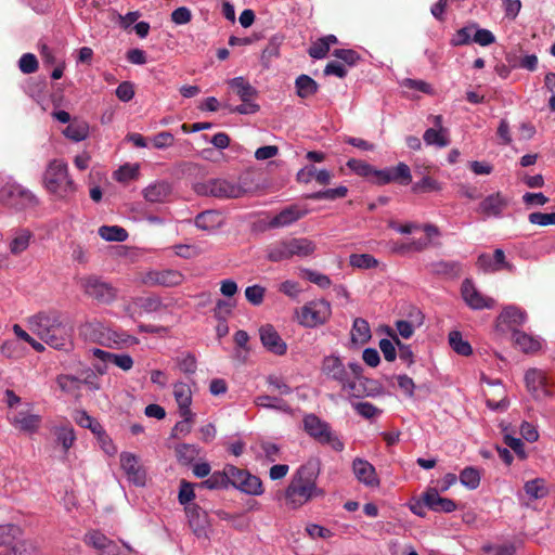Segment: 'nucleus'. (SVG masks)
Listing matches in <instances>:
<instances>
[{
    "label": "nucleus",
    "instance_id": "b1692460",
    "mask_svg": "<svg viewBox=\"0 0 555 555\" xmlns=\"http://www.w3.org/2000/svg\"><path fill=\"white\" fill-rule=\"evenodd\" d=\"M185 513L189 526L197 538L208 539V520L206 513L198 505H188Z\"/></svg>",
    "mask_w": 555,
    "mask_h": 555
},
{
    "label": "nucleus",
    "instance_id": "bb28decb",
    "mask_svg": "<svg viewBox=\"0 0 555 555\" xmlns=\"http://www.w3.org/2000/svg\"><path fill=\"white\" fill-rule=\"evenodd\" d=\"M424 503L434 512L452 513L456 509V503L453 500L440 496L435 489L424 494Z\"/></svg>",
    "mask_w": 555,
    "mask_h": 555
},
{
    "label": "nucleus",
    "instance_id": "f257e3e1",
    "mask_svg": "<svg viewBox=\"0 0 555 555\" xmlns=\"http://www.w3.org/2000/svg\"><path fill=\"white\" fill-rule=\"evenodd\" d=\"M320 473L321 462L319 459H309L300 465L283 493L285 505L297 509L314 498L324 496V490L317 483Z\"/></svg>",
    "mask_w": 555,
    "mask_h": 555
},
{
    "label": "nucleus",
    "instance_id": "bf43d9fd",
    "mask_svg": "<svg viewBox=\"0 0 555 555\" xmlns=\"http://www.w3.org/2000/svg\"><path fill=\"white\" fill-rule=\"evenodd\" d=\"M475 28L476 25L474 24L459 29L452 38L451 44L456 47L469 43L473 40Z\"/></svg>",
    "mask_w": 555,
    "mask_h": 555
},
{
    "label": "nucleus",
    "instance_id": "a878e982",
    "mask_svg": "<svg viewBox=\"0 0 555 555\" xmlns=\"http://www.w3.org/2000/svg\"><path fill=\"white\" fill-rule=\"evenodd\" d=\"M51 433L55 438L56 444L61 446L64 454H67L76 441V434L73 425L68 422L60 423L51 427Z\"/></svg>",
    "mask_w": 555,
    "mask_h": 555
},
{
    "label": "nucleus",
    "instance_id": "4be33fe9",
    "mask_svg": "<svg viewBox=\"0 0 555 555\" xmlns=\"http://www.w3.org/2000/svg\"><path fill=\"white\" fill-rule=\"evenodd\" d=\"M308 210L299 205H289L283 208L279 214L270 219L268 225L271 229L289 227L299 219L304 218Z\"/></svg>",
    "mask_w": 555,
    "mask_h": 555
},
{
    "label": "nucleus",
    "instance_id": "f8f14e48",
    "mask_svg": "<svg viewBox=\"0 0 555 555\" xmlns=\"http://www.w3.org/2000/svg\"><path fill=\"white\" fill-rule=\"evenodd\" d=\"M0 196L9 206L16 209H25L38 205L37 196L21 184H7L1 190Z\"/></svg>",
    "mask_w": 555,
    "mask_h": 555
},
{
    "label": "nucleus",
    "instance_id": "473e14b6",
    "mask_svg": "<svg viewBox=\"0 0 555 555\" xmlns=\"http://www.w3.org/2000/svg\"><path fill=\"white\" fill-rule=\"evenodd\" d=\"M228 83L243 102L251 101L257 94L256 89L244 77L232 78Z\"/></svg>",
    "mask_w": 555,
    "mask_h": 555
},
{
    "label": "nucleus",
    "instance_id": "37998d69",
    "mask_svg": "<svg viewBox=\"0 0 555 555\" xmlns=\"http://www.w3.org/2000/svg\"><path fill=\"white\" fill-rule=\"evenodd\" d=\"M74 420L80 427L88 428L98 436L103 434L102 425L83 410L77 411Z\"/></svg>",
    "mask_w": 555,
    "mask_h": 555
},
{
    "label": "nucleus",
    "instance_id": "2f4dec72",
    "mask_svg": "<svg viewBox=\"0 0 555 555\" xmlns=\"http://www.w3.org/2000/svg\"><path fill=\"white\" fill-rule=\"evenodd\" d=\"M526 319L527 315L521 309L508 306L501 312L498 320L500 324H505L507 327L513 328L524 324Z\"/></svg>",
    "mask_w": 555,
    "mask_h": 555
},
{
    "label": "nucleus",
    "instance_id": "9d476101",
    "mask_svg": "<svg viewBox=\"0 0 555 555\" xmlns=\"http://www.w3.org/2000/svg\"><path fill=\"white\" fill-rule=\"evenodd\" d=\"M195 191L199 195L219 198H237L245 193L244 188L240 183L221 178L197 183Z\"/></svg>",
    "mask_w": 555,
    "mask_h": 555
},
{
    "label": "nucleus",
    "instance_id": "8fccbe9b",
    "mask_svg": "<svg viewBox=\"0 0 555 555\" xmlns=\"http://www.w3.org/2000/svg\"><path fill=\"white\" fill-rule=\"evenodd\" d=\"M179 370L185 375H192L196 372L197 361L192 353H182L176 358Z\"/></svg>",
    "mask_w": 555,
    "mask_h": 555
},
{
    "label": "nucleus",
    "instance_id": "de8ad7c7",
    "mask_svg": "<svg viewBox=\"0 0 555 555\" xmlns=\"http://www.w3.org/2000/svg\"><path fill=\"white\" fill-rule=\"evenodd\" d=\"M460 481L464 487L475 490L480 485V473L474 467H466L460 474Z\"/></svg>",
    "mask_w": 555,
    "mask_h": 555
},
{
    "label": "nucleus",
    "instance_id": "0eeeda50",
    "mask_svg": "<svg viewBox=\"0 0 555 555\" xmlns=\"http://www.w3.org/2000/svg\"><path fill=\"white\" fill-rule=\"evenodd\" d=\"M83 294L100 305H111L118 298V288L102 276L90 274L79 281Z\"/></svg>",
    "mask_w": 555,
    "mask_h": 555
},
{
    "label": "nucleus",
    "instance_id": "9b49d317",
    "mask_svg": "<svg viewBox=\"0 0 555 555\" xmlns=\"http://www.w3.org/2000/svg\"><path fill=\"white\" fill-rule=\"evenodd\" d=\"M228 474L230 475V485L237 490L250 495H260L263 493L260 478L251 475L249 472L234 465H228Z\"/></svg>",
    "mask_w": 555,
    "mask_h": 555
},
{
    "label": "nucleus",
    "instance_id": "052dcab7",
    "mask_svg": "<svg viewBox=\"0 0 555 555\" xmlns=\"http://www.w3.org/2000/svg\"><path fill=\"white\" fill-rule=\"evenodd\" d=\"M266 289L264 287L255 284L251 286L246 287L245 289V297L253 306H259L262 304L264 298Z\"/></svg>",
    "mask_w": 555,
    "mask_h": 555
},
{
    "label": "nucleus",
    "instance_id": "c9c22d12",
    "mask_svg": "<svg viewBox=\"0 0 555 555\" xmlns=\"http://www.w3.org/2000/svg\"><path fill=\"white\" fill-rule=\"evenodd\" d=\"M515 345L524 352H535L541 348V341L524 332L515 331L513 334Z\"/></svg>",
    "mask_w": 555,
    "mask_h": 555
},
{
    "label": "nucleus",
    "instance_id": "cd10ccee",
    "mask_svg": "<svg viewBox=\"0 0 555 555\" xmlns=\"http://www.w3.org/2000/svg\"><path fill=\"white\" fill-rule=\"evenodd\" d=\"M143 197L150 203H164L171 194V186L166 181L151 183L142 191Z\"/></svg>",
    "mask_w": 555,
    "mask_h": 555
},
{
    "label": "nucleus",
    "instance_id": "e433bc0d",
    "mask_svg": "<svg viewBox=\"0 0 555 555\" xmlns=\"http://www.w3.org/2000/svg\"><path fill=\"white\" fill-rule=\"evenodd\" d=\"M524 491L531 500L543 499L548 494V489L543 478H534L526 481L524 485Z\"/></svg>",
    "mask_w": 555,
    "mask_h": 555
},
{
    "label": "nucleus",
    "instance_id": "1a4fd4ad",
    "mask_svg": "<svg viewBox=\"0 0 555 555\" xmlns=\"http://www.w3.org/2000/svg\"><path fill=\"white\" fill-rule=\"evenodd\" d=\"M22 534V529L16 525H0V545L8 547L0 555H34L35 547L23 540Z\"/></svg>",
    "mask_w": 555,
    "mask_h": 555
},
{
    "label": "nucleus",
    "instance_id": "0e129e2a",
    "mask_svg": "<svg viewBox=\"0 0 555 555\" xmlns=\"http://www.w3.org/2000/svg\"><path fill=\"white\" fill-rule=\"evenodd\" d=\"M204 251V248H202L198 245L179 244L175 246L176 255L186 259L196 257L203 254Z\"/></svg>",
    "mask_w": 555,
    "mask_h": 555
},
{
    "label": "nucleus",
    "instance_id": "393cba45",
    "mask_svg": "<svg viewBox=\"0 0 555 555\" xmlns=\"http://www.w3.org/2000/svg\"><path fill=\"white\" fill-rule=\"evenodd\" d=\"M172 395L179 413H194L191 409L193 402V390L190 384L176 382L172 385Z\"/></svg>",
    "mask_w": 555,
    "mask_h": 555
},
{
    "label": "nucleus",
    "instance_id": "a18cd8bd",
    "mask_svg": "<svg viewBox=\"0 0 555 555\" xmlns=\"http://www.w3.org/2000/svg\"><path fill=\"white\" fill-rule=\"evenodd\" d=\"M64 135L75 142H80L88 137L89 127L86 122H72L64 130Z\"/></svg>",
    "mask_w": 555,
    "mask_h": 555
},
{
    "label": "nucleus",
    "instance_id": "7c9ffc66",
    "mask_svg": "<svg viewBox=\"0 0 555 555\" xmlns=\"http://www.w3.org/2000/svg\"><path fill=\"white\" fill-rule=\"evenodd\" d=\"M222 216L216 210H206L198 214L195 218V225L204 231L212 232L222 224Z\"/></svg>",
    "mask_w": 555,
    "mask_h": 555
},
{
    "label": "nucleus",
    "instance_id": "72a5a7b5",
    "mask_svg": "<svg viewBox=\"0 0 555 555\" xmlns=\"http://www.w3.org/2000/svg\"><path fill=\"white\" fill-rule=\"evenodd\" d=\"M296 93L301 99H307L317 93L319 86L314 79L308 75H300L295 80Z\"/></svg>",
    "mask_w": 555,
    "mask_h": 555
},
{
    "label": "nucleus",
    "instance_id": "69168bd1",
    "mask_svg": "<svg viewBox=\"0 0 555 555\" xmlns=\"http://www.w3.org/2000/svg\"><path fill=\"white\" fill-rule=\"evenodd\" d=\"M412 189L414 192H435L439 191L441 185L437 180L426 176L416 182Z\"/></svg>",
    "mask_w": 555,
    "mask_h": 555
},
{
    "label": "nucleus",
    "instance_id": "09e8293b",
    "mask_svg": "<svg viewBox=\"0 0 555 555\" xmlns=\"http://www.w3.org/2000/svg\"><path fill=\"white\" fill-rule=\"evenodd\" d=\"M59 387L67 393H78L81 389V379L73 375H60L56 379Z\"/></svg>",
    "mask_w": 555,
    "mask_h": 555
},
{
    "label": "nucleus",
    "instance_id": "7ed1b4c3",
    "mask_svg": "<svg viewBox=\"0 0 555 555\" xmlns=\"http://www.w3.org/2000/svg\"><path fill=\"white\" fill-rule=\"evenodd\" d=\"M42 183L51 195L61 201H69L77 190L74 180L68 173V166L62 159H53L48 164Z\"/></svg>",
    "mask_w": 555,
    "mask_h": 555
},
{
    "label": "nucleus",
    "instance_id": "680f3d73",
    "mask_svg": "<svg viewBox=\"0 0 555 555\" xmlns=\"http://www.w3.org/2000/svg\"><path fill=\"white\" fill-rule=\"evenodd\" d=\"M109 538H107L104 533H102L99 530H92L89 531L85 535V542L95 548L98 552L101 551V548L104 546V544L108 541Z\"/></svg>",
    "mask_w": 555,
    "mask_h": 555
},
{
    "label": "nucleus",
    "instance_id": "6e6d98bb",
    "mask_svg": "<svg viewBox=\"0 0 555 555\" xmlns=\"http://www.w3.org/2000/svg\"><path fill=\"white\" fill-rule=\"evenodd\" d=\"M392 182L408 185L412 181L410 167L404 163H399L396 167H390Z\"/></svg>",
    "mask_w": 555,
    "mask_h": 555
},
{
    "label": "nucleus",
    "instance_id": "e2e57ef3",
    "mask_svg": "<svg viewBox=\"0 0 555 555\" xmlns=\"http://www.w3.org/2000/svg\"><path fill=\"white\" fill-rule=\"evenodd\" d=\"M347 166L354 173L365 178H370L373 171V166L360 159L351 158L347 162Z\"/></svg>",
    "mask_w": 555,
    "mask_h": 555
},
{
    "label": "nucleus",
    "instance_id": "a19ab883",
    "mask_svg": "<svg viewBox=\"0 0 555 555\" xmlns=\"http://www.w3.org/2000/svg\"><path fill=\"white\" fill-rule=\"evenodd\" d=\"M140 175L139 164H125L114 172V179L120 183L137 180Z\"/></svg>",
    "mask_w": 555,
    "mask_h": 555
},
{
    "label": "nucleus",
    "instance_id": "f704fd0d",
    "mask_svg": "<svg viewBox=\"0 0 555 555\" xmlns=\"http://www.w3.org/2000/svg\"><path fill=\"white\" fill-rule=\"evenodd\" d=\"M371 338V328L366 320L357 318L351 328V340L354 344L363 345Z\"/></svg>",
    "mask_w": 555,
    "mask_h": 555
},
{
    "label": "nucleus",
    "instance_id": "4468645a",
    "mask_svg": "<svg viewBox=\"0 0 555 555\" xmlns=\"http://www.w3.org/2000/svg\"><path fill=\"white\" fill-rule=\"evenodd\" d=\"M511 199L501 192L486 196L478 205L477 212L483 218H502L504 210L509 206Z\"/></svg>",
    "mask_w": 555,
    "mask_h": 555
},
{
    "label": "nucleus",
    "instance_id": "49530a36",
    "mask_svg": "<svg viewBox=\"0 0 555 555\" xmlns=\"http://www.w3.org/2000/svg\"><path fill=\"white\" fill-rule=\"evenodd\" d=\"M349 263L358 269H373L378 266V260L370 254H352L349 257Z\"/></svg>",
    "mask_w": 555,
    "mask_h": 555
},
{
    "label": "nucleus",
    "instance_id": "2eb2a0df",
    "mask_svg": "<svg viewBox=\"0 0 555 555\" xmlns=\"http://www.w3.org/2000/svg\"><path fill=\"white\" fill-rule=\"evenodd\" d=\"M528 391L538 400L552 396L546 374L539 369H530L525 374Z\"/></svg>",
    "mask_w": 555,
    "mask_h": 555
},
{
    "label": "nucleus",
    "instance_id": "4c0bfd02",
    "mask_svg": "<svg viewBox=\"0 0 555 555\" xmlns=\"http://www.w3.org/2000/svg\"><path fill=\"white\" fill-rule=\"evenodd\" d=\"M230 485V475L228 474V465L222 472L212 473L206 480L198 483L201 488L222 489Z\"/></svg>",
    "mask_w": 555,
    "mask_h": 555
},
{
    "label": "nucleus",
    "instance_id": "338daca9",
    "mask_svg": "<svg viewBox=\"0 0 555 555\" xmlns=\"http://www.w3.org/2000/svg\"><path fill=\"white\" fill-rule=\"evenodd\" d=\"M18 66L22 73L31 74L37 70L38 61L34 54L25 53L21 56L18 61Z\"/></svg>",
    "mask_w": 555,
    "mask_h": 555
},
{
    "label": "nucleus",
    "instance_id": "6ab92c4d",
    "mask_svg": "<svg viewBox=\"0 0 555 555\" xmlns=\"http://www.w3.org/2000/svg\"><path fill=\"white\" fill-rule=\"evenodd\" d=\"M321 374L331 380L338 384L345 380V377L350 373L348 365L346 366L343 360L335 354L325 356L321 362Z\"/></svg>",
    "mask_w": 555,
    "mask_h": 555
},
{
    "label": "nucleus",
    "instance_id": "20e7f679",
    "mask_svg": "<svg viewBox=\"0 0 555 555\" xmlns=\"http://www.w3.org/2000/svg\"><path fill=\"white\" fill-rule=\"evenodd\" d=\"M80 331L86 337L108 347L134 345L139 343L137 337L124 332H116L99 321L86 322Z\"/></svg>",
    "mask_w": 555,
    "mask_h": 555
},
{
    "label": "nucleus",
    "instance_id": "3c124183",
    "mask_svg": "<svg viewBox=\"0 0 555 555\" xmlns=\"http://www.w3.org/2000/svg\"><path fill=\"white\" fill-rule=\"evenodd\" d=\"M259 448H260L259 456L263 457L266 461H268L270 463L276 462L281 456V449L274 442L260 441Z\"/></svg>",
    "mask_w": 555,
    "mask_h": 555
},
{
    "label": "nucleus",
    "instance_id": "f3484780",
    "mask_svg": "<svg viewBox=\"0 0 555 555\" xmlns=\"http://www.w3.org/2000/svg\"><path fill=\"white\" fill-rule=\"evenodd\" d=\"M8 420L15 429L28 435L35 434L41 424V416L33 414L28 410L12 412Z\"/></svg>",
    "mask_w": 555,
    "mask_h": 555
},
{
    "label": "nucleus",
    "instance_id": "dca6fc26",
    "mask_svg": "<svg viewBox=\"0 0 555 555\" xmlns=\"http://www.w3.org/2000/svg\"><path fill=\"white\" fill-rule=\"evenodd\" d=\"M119 460L120 467L126 474L128 481L135 486H144L146 474L139 462V457L131 452H121Z\"/></svg>",
    "mask_w": 555,
    "mask_h": 555
},
{
    "label": "nucleus",
    "instance_id": "423d86ee",
    "mask_svg": "<svg viewBox=\"0 0 555 555\" xmlns=\"http://www.w3.org/2000/svg\"><path fill=\"white\" fill-rule=\"evenodd\" d=\"M332 315L331 304L325 299H313L295 310V319L304 327L314 328L325 324Z\"/></svg>",
    "mask_w": 555,
    "mask_h": 555
},
{
    "label": "nucleus",
    "instance_id": "a211bd4d",
    "mask_svg": "<svg viewBox=\"0 0 555 555\" xmlns=\"http://www.w3.org/2000/svg\"><path fill=\"white\" fill-rule=\"evenodd\" d=\"M462 297L466 305L475 310L491 309L494 307V300L490 297L483 296L474 285V283L466 279L462 284Z\"/></svg>",
    "mask_w": 555,
    "mask_h": 555
},
{
    "label": "nucleus",
    "instance_id": "6e6552de",
    "mask_svg": "<svg viewBox=\"0 0 555 555\" xmlns=\"http://www.w3.org/2000/svg\"><path fill=\"white\" fill-rule=\"evenodd\" d=\"M315 244L308 238H291L278 242L268 249V258L271 261H282L293 256L307 257L313 254Z\"/></svg>",
    "mask_w": 555,
    "mask_h": 555
},
{
    "label": "nucleus",
    "instance_id": "79ce46f5",
    "mask_svg": "<svg viewBox=\"0 0 555 555\" xmlns=\"http://www.w3.org/2000/svg\"><path fill=\"white\" fill-rule=\"evenodd\" d=\"M99 235L107 242H124L128 237L127 231L118 225H102Z\"/></svg>",
    "mask_w": 555,
    "mask_h": 555
},
{
    "label": "nucleus",
    "instance_id": "603ef678",
    "mask_svg": "<svg viewBox=\"0 0 555 555\" xmlns=\"http://www.w3.org/2000/svg\"><path fill=\"white\" fill-rule=\"evenodd\" d=\"M347 193H348V189L344 185H340L335 189H327L324 191H319V192L312 193V194L308 195V198L334 201L337 198L345 197L347 195Z\"/></svg>",
    "mask_w": 555,
    "mask_h": 555
},
{
    "label": "nucleus",
    "instance_id": "13d9d810",
    "mask_svg": "<svg viewBox=\"0 0 555 555\" xmlns=\"http://www.w3.org/2000/svg\"><path fill=\"white\" fill-rule=\"evenodd\" d=\"M353 409L362 417L372 420L380 415L382 411L370 402H356L352 404Z\"/></svg>",
    "mask_w": 555,
    "mask_h": 555
},
{
    "label": "nucleus",
    "instance_id": "c85d7f7f",
    "mask_svg": "<svg viewBox=\"0 0 555 555\" xmlns=\"http://www.w3.org/2000/svg\"><path fill=\"white\" fill-rule=\"evenodd\" d=\"M92 352L98 359L112 362L122 371H129L133 366V359L127 353H112L99 348L93 349Z\"/></svg>",
    "mask_w": 555,
    "mask_h": 555
},
{
    "label": "nucleus",
    "instance_id": "4d7b16f0",
    "mask_svg": "<svg viewBox=\"0 0 555 555\" xmlns=\"http://www.w3.org/2000/svg\"><path fill=\"white\" fill-rule=\"evenodd\" d=\"M199 449L195 444L183 443L176 448V454L180 462L188 464L195 460L198 455Z\"/></svg>",
    "mask_w": 555,
    "mask_h": 555
},
{
    "label": "nucleus",
    "instance_id": "c03bdc74",
    "mask_svg": "<svg viewBox=\"0 0 555 555\" xmlns=\"http://www.w3.org/2000/svg\"><path fill=\"white\" fill-rule=\"evenodd\" d=\"M449 344L451 348L461 356H469L473 351L472 346L457 331H452L449 334Z\"/></svg>",
    "mask_w": 555,
    "mask_h": 555
},
{
    "label": "nucleus",
    "instance_id": "5701e85b",
    "mask_svg": "<svg viewBox=\"0 0 555 555\" xmlns=\"http://www.w3.org/2000/svg\"><path fill=\"white\" fill-rule=\"evenodd\" d=\"M184 280L181 272L177 270L151 271L143 278V283L150 286L160 285L172 287L180 285Z\"/></svg>",
    "mask_w": 555,
    "mask_h": 555
},
{
    "label": "nucleus",
    "instance_id": "864d4df0",
    "mask_svg": "<svg viewBox=\"0 0 555 555\" xmlns=\"http://www.w3.org/2000/svg\"><path fill=\"white\" fill-rule=\"evenodd\" d=\"M301 274L309 282L318 285L319 287H321L323 289L330 288L332 285V281H331L330 276H327L326 274L320 273L318 271H314L311 269H301Z\"/></svg>",
    "mask_w": 555,
    "mask_h": 555
},
{
    "label": "nucleus",
    "instance_id": "58836bf2",
    "mask_svg": "<svg viewBox=\"0 0 555 555\" xmlns=\"http://www.w3.org/2000/svg\"><path fill=\"white\" fill-rule=\"evenodd\" d=\"M255 404L260 408L272 409L287 413L292 410L286 401L269 395H261L256 397Z\"/></svg>",
    "mask_w": 555,
    "mask_h": 555
},
{
    "label": "nucleus",
    "instance_id": "412c9836",
    "mask_svg": "<svg viewBox=\"0 0 555 555\" xmlns=\"http://www.w3.org/2000/svg\"><path fill=\"white\" fill-rule=\"evenodd\" d=\"M352 472L357 480L369 488H378L379 478L375 467L366 460L356 457L352 461Z\"/></svg>",
    "mask_w": 555,
    "mask_h": 555
},
{
    "label": "nucleus",
    "instance_id": "ddd939ff",
    "mask_svg": "<svg viewBox=\"0 0 555 555\" xmlns=\"http://www.w3.org/2000/svg\"><path fill=\"white\" fill-rule=\"evenodd\" d=\"M348 369L350 370V373L345 377V380L339 383L343 391L354 398H361L370 395L365 388V382H367V379L362 375L363 369L361 364L358 362H350L348 363Z\"/></svg>",
    "mask_w": 555,
    "mask_h": 555
},
{
    "label": "nucleus",
    "instance_id": "ea45409f",
    "mask_svg": "<svg viewBox=\"0 0 555 555\" xmlns=\"http://www.w3.org/2000/svg\"><path fill=\"white\" fill-rule=\"evenodd\" d=\"M423 139L427 145H436L438 147H444L449 144L448 130L429 128L425 131Z\"/></svg>",
    "mask_w": 555,
    "mask_h": 555
},
{
    "label": "nucleus",
    "instance_id": "f03ea898",
    "mask_svg": "<svg viewBox=\"0 0 555 555\" xmlns=\"http://www.w3.org/2000/svg\"><path fill=\"white\" fill-rule=\"evenodd\" d=\"M30 331L50 347L68 350L70 334L57 311L39 312L28 320Z\"/></svg>",
    "mask_w": 555,
    "mask_h": 555
},
{
    "label": "nucleus",
    "instance_id": "39448f33",
    "mask_svg": "<svg viewBox=\"0 0 555 555\" xmlns=\"http://www.w3.org/2000/svg\"><path fill=\"white\" fill-rule=\"evenodd\" d=\"M304 428L306 433L319 443L328 446L336 452L345 449V443L340 437L332 429L331 425L314 414H308L304 417Z\"/></svg>",
    "mask_w": 555,
    "mask_h": 555
},
{
    "label": "nucleus",
    "instance_id": "c756f323",
    "mask_svg": "<svg viewBox=\"0 0 555 555\" xmlns=\"http://www.w3.org/2000/svg\"><path fill=\"white\" fill-rule=\"evenodd\" d=\"M33 236V233L28 229L14 231L8 245L10 253L14 256L24 253L29 247Z\"/></svg>",
    "mask_w": 555,
    "mask_h": 555
},
{
    "label": "nucleus",
    "instance_id": "774afa93",
    "mask_svg": "<svg viewBox=\"0 0 555 555\" xmlns=\"http://www.w3.org/2000/svg\"><path fill=\"white\" fill-rule=\"evenodd\" d=\"M528 219L532 224L546 227L555 224V212H532Z\"/></svg>",
    "mask_w": 555,
    "mask_h": 555
},
{
    "label": "nucleus",
    "instance_id": "aec40b11",
    "mask_svg": "<svg viewBox=\"0 0 555 555\" xmlns=\"http://www.w3.org/2000/svg\"><path fill=\"white\" fill-rule=\"evenodd\" d=\"M259 336L261 344L268 351L276 356H283L286 353V343L282 339L278 331L271 324L262 325L259 328Z\"/></svg>",
    "mask_w": 555,
    "mask_h": 555
},
{
    "label": "nucleus",
    "instance_id": "5fc2aeb1",
    "mask_svg": "<svg viewBox=\"0 0 555 555\" xmlns=\"http://www.w3.org/2000/svg\"><path fill=\"white\" fill-rule=\"evenodd\" d=\"M181 421H179L173 427V436L189 435L192 430V426L195 422V413H179Z\"/></svg>",
    "mask_w": 555,
    "mask_h": 555
}]
</instances>
